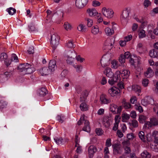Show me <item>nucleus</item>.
<instances>
[{
  "label": "nucleus",
  "instance_id": "4",
  "mask_svg": "<svg viewBox=\"0 0 158 158\" xmlns=\"http://www.w3.org/2000/svg\"><path fill=\"white\" fill-rule=\"evenodd\" d=\"M131 9L129 8H125L123 11L121 16V20L122 23H127L129 15Z\"/></svg>",
  "mask_w": 158,
  "mask_h": 158
},
{
  "label": "nucleus",
  "instance_id": "18",
  "mask_svg": "<svg viewBox=\"0 0 158 158\" xmlns=\"http://www.w3.org/2000/svg\"><path fill=\"white\" fill-rule=\"evenodd\" d=\"M130 74V72L128 70H123L122 73L120 72L119 74L120 76V75L123 77V79H127L129 77ZM119 78H120V77Z\"/></svg>",
  "mask_w": 158,
  "mask_h": 158
},
{
  "label": "nucleus",
  "instance_id": "8",
  "mask_svg": "<svg viewBox=\"0 0 158 158\" xmlns=\"http://www.w3.org/2000/svg\"><path fill=\"white\" fill-rule=\"evenodd\" d=\"M0 60L1 61H4L5 64L7 67H8L11 64L10 61L8 59L7 55L5 53H1Z\"/></svg>",
  "mask_w": 158,
  "mask_h": 158
},
{
  "label": "nucleus",
  "instance_id": "45",
  "mask_svg": "<svg viewBox=\"0 0 158 158\" xmlns=\"http://www.w3.org/2000/svg\"><path fill=\"white\" fill-rule=\"evenodd\" d=\"M151 5V2L149 0H144L143 3V6L146 8L150 6Z\"/></svg>",
  "mask_w": 158,
  "mask_h": 158
},
{
  "label": "nucleus",
  "instance_id": "58",
  "mask_svg": "<svg viewBox=\"0 0 158 158\" xmlns=\"http://www.w3.org/2000/svg\"><path fill=\"white\" fill-rule=\"evenodd\" d=\"M146 117L143 115H141L139 116V121L140 123H143L146 119Z\"/></svg>",
  "mask_w": 158,
  "mask_h": 158
},
{
  "label": "nucleus",
  "instance_id": "10",
  "mask_svg": "<svg viewBox=\"0 0 158 158\" xmlns=\"http://www.w3.org/2000/svg\"><path fill=\"white\" fill-rule=\"evenodd\" d=\"M114 41V40L113 39L106 40L104 44V46L105 47L104 49H111L113 47Z\"/></svg>",
  "mask_w": 158,
  "mask_h": 158
},
{
  "label": "nucleus",
  "instance_id": "17",
  "mask_svg": "<svg viewBox=\"0 0 158 158\" xmlns=\"http://www.w3.org/2000/svg\"><path fill=\"white\" fill-rule=\"evenodd\" d=\"M104 73L110 78H111L114 76L113 73L111 71V69L109 68H107L105 69L104 71Z\"/></svg>",
  "mask_w": 158,
  "mask_h": 158
},
{
  "label": "nucleus",
  "instance_id": "2",
  "mask_svg": "<svg viewBox=\"0 0 158 158\" xmlns=\"http://www.w3.org/2000/svg\"><path fill=\"white\" fill-rule=\"evenodd\" d=\"M85 116L83 114L80 118V120L77 122L78 125H80L84 121L85 126L82 129V130L84 131L89 132L90 131V128L89 121L85 119Z\"/></svg>",
  "mask_w": 158,
  "mask_h": 158
},
{
  "label": "nucleus",
  "instance_id": "6",
  "mask_svg": "<svg viewBox=\"0 0 158 158\" xmlns=\"http://www.w3.org/2000/svg\"><path fill=\"white\" fill-rule=\"evenodd\" d=\"M102 11L103 15L108 18H111L113 16L114 12L111 9L104 7L102 8Z\"/></svg>",
  "mask_w": 158,
  "mask_h": 158
},
{
  "label": "nucleus",
  "instance_id": "24",
  "mask_svg": "<svg viewBox=\"0 0 158 158\" xmlns=\"http://www.w3.org/2000/svg\"><path fill=\"white\" fill-rule=\"evenodd\" d=\"M149 55L151 57L156 58L158 56V52L154 49L152 50L149 52Z\"/></svg>",
  "mask_w": 158,
  "mask_h": 158
},
{
  "label": "nucleus",
  "instance_id": "47",
  "mask_svg": "<svg viewBox=\"0 0 158 158\" xmlns=\"http://www.w3.org/2000/svg\"><path fill=\"white\" fill-rule=\"evenodd\" d=\"M111 63L112 64L111 67L112 68L116 69L118 67V65L117 64V62L116 61L113 60L112 61Z\"/></svg>",
  "mask_w": 158,
  "mask_h": 158
},
{
  "label": "nucleus",
  "instance_id": "50",
  "mask_svg": "<svg viewBox=\"0 0 158 158\" xmlns=\"http://www.w3.org/2000/svg\"><path fill=\"white\" fill-rule=\"evenodd\" d=\"M125 58L124 57V56L123 55H121L119 59V62L122 64H122H123L125 62Z\"/></svg>",
  "mask_w": 158,
  "mask_h": 158
},
{
  "label": "nucleus",
  "instance_id": "41",
  "mask_svg": "<svg viewBox=\"0 0 158 158\" xmlns=\"http://www.w3.org/2000/svg\"><path fill=\"white\" fill-rule=\"evenodd\" d=\"M7 11L10 15H12L16 13V10L14 8L10 7L7 9Z\"/></svg>",
  "mask_w": 158,
  "mask_h": 158
},
{
  "label": "nucleus",
  "instance_id": "15",
  "mask_svg": "<svg viewBox=\"0 0 158 158\" xmlns=\"http://www.w3.org/2000/svg\"><path fill=\"white\" fill-rule=\"evenodd\" d=\"M112 147H113V152L115 154L121 153V151L120 145L115 144L112 145Z\"/></svg>",
  "mask_w": 158,
  "mask_h": 158
},
{
  "label": "nucleus",
  "instance_id": "51",
  "mask_svg": "<svg viewBox=\"0 0 158 158\" xmlns=\"http://www.w3.org/2000/svg\"><path fill=\"white\" fill-rule=\"evenodd\" d=\"M71 25L68 22H65L64 25V27L67 30H70L71 28Z\"/></svg>",
  "mask_w": 158,
  "mask_h": 158
},
{
  "label": "nucleus",
  "instance_id": "19",
  "mask_svg": "<svg viewBox=\"0 0 158 158\" xmlns=\"http://www.w3.org/2000/svg\"><path fill=\"white\" fill-rule=\"evenodd\" d=\"M153 72L151 68H149L147 71L144 73V76L147 78L152 77L153 75Z\"/></svg>",
  "mask_w": 158,
  "mask_h": 158
},
{
  "label": "nucleus",
  "instance_id": "61",
  "mask_svg": "<svg viewBox=\"0 0 158 158\" xmlns=\"http://www.w3.org/2000/svg\"><path fill=\"white\" fill-rule=\"evenodd\" d=\"M127 137L128 140H132L134 137V135L133 134L131 133L127 135Z\"/></svg>",
  "mask_w": 158,
  "mask_h": 158
},
{
  "label": "nucleus",
  "instance_id": "64",
  "mask_svg": "<svg viewBox=\"0 0 158 158\" xmlns=\"http://www.w3.org/2000/svg\"><path fill=\"white\" fill-rule=\"evenodd\" d=\"M111 139H108L106 140V146L107 147H109L111 146Z\"/></svg>",
  "mask_w": 158,
  "mask_h": 158
},
{
  "label": "nucleus",
  "instance_id": "11",
  "mask_svg": "<svg viewBox=\"0 0 158 158\" xmlns=\"http://www.w3.org/2000/svg\"><path fill=\"white\" fill-rule=\"evenodd\" d=\"M88 0H76V5L79 8L83 7L87 3Z\"/></svg>",
  "mask_w": 158,
  "mask_h": 158
},
{
  "label": "nucleus",
  "instance_id": "42",
  "mask_svg": "<svg viewBox=\"0 0 158 158\" xmlns=\"http://www.w3.org/2000/svg\"><path fill=\"white\" fill-rule=\"evenodd\" d=\"M99 32L98 27L97 26L93 27L92 32L94 34H97Z\"/></svg>",
  "mask_w": 158,
  "mask_h": 158
},
{
  "label": "nucleus",
  "instance_id": "56",
  "mask_svg": "<svg viewBox=\"0 0 158 158\" xmlns=\"http://www.w3.org/2000/svg\"><path fill=\"white\" fill-rule=\"evenodd\" d=\"M96 132L98 135H101L102 134L103 131L101 129L97 128L96 129Z\"/></svg>",
  "mask_w": 158,
  "mask_h": 158
},
{
  "label": "nucleus",
  "instance_id": "54",
  "mask_svg": "<svg viewBox=\"0 0 158 158\" xmlns=\"http://www.w3.org/2000/svg\"><path fill=\"white\" fill-rule=\"evenodd\" d=\"M92 5L93 6L97 7L100 6L101 3L98 1L94 0L93 1Z\"/></svg>",
  "mask_w": 158,
  "mask_h": 158
},
{
  "label": "nucleus",
  "instance_id": "59",
  "mask_svg": "<svg viewBox=\"0 0 158 158\" xmlns=\"http://www.w3.org/2000/svg\"><path fill=\"white\" fill-rule=\"evenodd\" d=\"M87 21L88 26L89 27H91L93 23L92 20L89 19H87Z\"/></svg>",
  "mask_w": 158,
  "mask_h": 158
},
{
  "label": "nucleus",
  "instance_id": "63",
  "mask_svg": "<svg viewBox=\"0 0 158 158\" xmlns=\"http://www.w3.org/2000/svg\"><path fill=\"white\" fill-rule=\"evenodd\" d=\"M147 99L148 104H151L152 105V103H154V100L151 97H148Z\"/></svg>",
  "mask_w": 158,
  "mask_h": 158
},
{
  "label": "nucleus",
  "instance_id": "46",
  "mask_svg": "<svg viewBox=\"0 0 158 158\" xmlns=\"http://www.w3.org/2000/svg\"><path fill=\"white\" fill-rule=\"evenodd\" d=\"M73 66L76 69V71L77 72H80L81 71L82 69V66L80 65H73Z\"/></svg>",
  "mask_w": 158,
  "mask_h": 158
},
{
  "label": "nucleus",
  "instance_id": "20",
  "mask_svg": "<svg viewBox=\"0 0 158 158\" xmlns=\"http://www.w3.org/2000/svg\"><path fill=\"white\" fill-rule=\"evenodd\" d=\"M87 12L90 16H94L98 14L96 10L94 8H89L87 10Z\"/></svg>",
  "mask_w": 158,
  "mask_h": 158
},
{
  "label": "nucleus",
  "instance_id": "38",
  "mask_svg": "<svg viewBox=\"0 0 158 158\" xmlns=\"http://www.w3.org/2000/svg\"><path fill=\"white\" fill-rule=\"evenodd\" d=\"M150 122H151L152 125L157 126L158 125V118H154L151 119Z\"/></svg>",
  "mask_w": 158,
  "mask_h": 158
},
{
  "label": "nucleus",
  "instance_id": "5",
  "mask_svg": "<svg viewBox=\"0 0 158 158\" xmlns=\"http://www.w3.org/2000/svg\"><path fill=\"white\" fill-rule=\"evenodd\" d=\"M120 71H116L114 76L110 78L108 80V82L109 83L112 85L117 82L118 80L121 81V78L120 77Z\"/></svg>",
  "mask_w": 158,
  "mask_h": 158
},
{
  "label": "nucleus",
  "instance_id": "22",
  "mask_svg": "<svg viewBox=\"0 0 158 158\" xmlns=\"http://www.w3.org/2000/svg\"><path fill=\"white\" fill-rule=\"evenodd\" d=\"M158 131L156 130L153 131L152 133V136L154 138V142L156 144H158Z\"/></svg>",
  "mask_w": 158,
  "mask_h": 158
},
{
  "label": "nucleus",
  "instance_id": "26",
  "mask_svg": "<svg viewBox=\"0 0 158 158\" xmlns=\"http://www.w3.org/2000/svg\"><path fill=\"white\" fill-rule=\"evenodd\" d=\"M138 136L141 140L143 142H146V138L145 134L143 131H139L138 134Z\"/></svg>",
  "mask_w": 158,
  "mask_h": 158
},
{
  "label": "nucleus",
  "instance_id": "48",
  "mask_svg": "<svg viewBox=\"0 0 158 158\" xmlns=\"http://www.w3.org/2000/svg\"><path fill=\"white\" fill-rule=\"evenodd\" d=\"M74 52L75 54V56H76V60L78 61H79L81 62H82L84 60V59L82 58L79 55L77 56V55H77L76 53L75 52V51H74L73 50V51H72V52Z\"/></svg>",
  "mask_w": 158,
  "mask_h": 158
},
{
  "label": "nucleus",
  "instance_id": "12",
  "mask_svg": "<svg viewBox=\"0 0 158 158\" xmlns=\"http://www.w3.org/2000/svg\"><path fill=\"white\" fill-rule=\"evenodd\" d=\"M57 68L56 62L55 60H51L49 63L48 68L51 72H54Z\"/></svg>",
  "mask_w": 158,
  "mask_h": 158
},
{
  "label": "nucleus",
  "instance_id": "31",
  "mask_svg": "<svg viewBox=\"0 0 158 158\" xmlns=\"http://www.w3.org/2000/svg\"><path fill=\"white\" fill-rule=\"evenodd\" d=\"M141 156L143 158H150L151 156L150 154L146 151L141 153Z\"/></svg>",
  "mask_w": 158,
  "mask_h": 158
},
{
  "label": "nucleus",
  "instance_id": "34",
  "mask_svg": "<svg viewBox=\"0 0 158 158\" xmlns=\"http://www.w3.org/2000/svg\"><path fill=\"white\" fill-rule=\"evenodd\" d=\"M132 89L134 91L138 93L140 92V87L137 85H134L132 86Z\"/></svg>",
  "mask_w": 158,
  "mask_h": 158
},
{
  "label": "nucleus",
  "instance_id": "33",
  "mask_svg": "<svg viewBox=\"0 0 158 158\" xmlns=\"http://www.w3.org/2000/svg\"><path fill=\"white\" fill-rule=\"evenodd\" d=\"M66 46L67 47L69 48H73L75 47V44H73V43L72 41H69L66 43Z\"/></svg>",
  "mask_w": 158,
  "mask_h": 158
},
{
  "label": "nucleus",
  "instance_id": "44",
  "mask_svg": "<svg viewBox=\"0 0 158 158\" xmlns=\"http://www.w3.org/2000/svg\"><path fill=\"white\" fill-rule=\"evenodd\" d=\"M57 119L59 122L61 123H63L65 120V118L63 115H58L57 117Z\"/></svg>",
  "mask_w": 158,
  "mask_h": 158
},
{
  "label": "nucleus",
  "instance_id": "35",
  "mask_svg": "<svg viewBox=\"0 0 158 158\" xmlns=\"http://www.w3.org/2000/svg\"><path fill=\"white\" fill-rule=\"evenodd\" d=\"M122 120L123 122H126L130 118V115L127 113H124L122 114Z\"/></svg>",
  "mask_w": 158,
  "mask_h": 158
},
{
  "label": "nucleus",
  "instance_id": "1",
  "mask_svg": "<svg viewBox=\"0 0 158 158\" xmlns=\"http://www.w3.org/2000/svg\"><path fill=\"white\" fill-rule=\"evenodd\" d=\"M18 69L23 72V74H31L35 70L33 66L28 63L20 64L18 67Z\"/></svg>",
  "mask_w": 158,
  "mask_h": 158
},
{
  "label": "nucleus",
  "instance_id": "29",
  "mask_svg": "<svg viewBox=\"0 0 158 158\" xmlns=\"http://www.w3.org/2000/svg\"><path fill=\"white\" fill-rule=\"evenodd\" d=\"M117 106L115 104H112L110 105V110L114 114L117 113Z\"/></svg>",
  "mask_w": 158,
  "mask_h": 158
},
{
  "label": "nucleus",
  "instance_id": "52",
  "mask_svg": "<svg viewBox=\"0 0 158 158\" xmlns=\"http://www.w3.org/2000/svg\"><path fill=\"white\" fill-rule=\"evenodd\" d=\"M152 135L150 133H148L145 136L146 138V141L147 140V141L148 142H150L152 141Z\"/></svg>",
  "mask_w": 158,
  "mask_h": 158
},
{
  "label": "nucleus",
  "instance_id": "16",
  "mask_svg": "<svg viewBox=\"0 0 158 158\" xmlns=\"http://www.w3.org/2000/svg\"><path fill=\"white\" fill-rule=\"evenodd\" d=\"M39 72L42 75H46L50 73L51 72L49 69L46 67H44L39 70Z\"/></svg>",
  "mask_w": 158,
  "mask_h": 158
},
{
  "label": "nucleus",
  "instance_id": "13",
  "mask_svg": "<svg viewBox=\"0 0 158 158\" xmlns=\"http://www.w3.org/2000/svg\"><path fill=\"white\" fill-rule=\"evenodd\" d=\"M100 103L102 104H108L110 102V99L107 98V96L106 95L102 94L100 97Z\"/></svg>",
  "mask_w": 158,
  "mask_h": 158
},
{
  "label": "nucleus",
  "instance_id": "43",
  "mask_svg": "<svg viewBox=\"0 0 158 158\" xmlns=\"http://www.w3.org/2000/svg\"><path fill=\"white\" fill-rule=\"evenodd\" d=\"M10 60L11 62L14 61L15 62H17L18 61V58L15 54H12L11 55Z\"/></svg>",
  "mask_w": 158,
  "mask_h": 158
},
{
  "label": "nucleus",
  "instance_id": "49",
  "mask_svg": "<svg viewBox=\"0 0 158 158\" xmlns=\"http://www.w3.org/2000/svg\"><path fill=\"white\" fill-rule=\"evenodd\" d=\"M135 108L140 113H142L143 111L142 107L139 105H136L135 106Z\"/></svg>",
  "mask_w": 158,
  "mask_h": 158
},
{
  "label": "nucleus",
  "instance_id": "53",
  "mask_svg": "<svg viewBox=\"0 0 158 158\" xmlns=\"http://www.w3.org/2000/svg\"><path fill=\"white\" fill-rule=\"evenodd\" d=\"M29 30L31 31L37 32L38 31L37 29L35 28L33 25H31L29 26Z\"/></svg>",
  "mask_w": 158,
  "mask_h": 158
},
{
  "label": "nucleus",
  "instance_id": "14",
  "mask_svg": "<svg viewBox=\"0 0 158 158\" xmlns=\"http://www.w3.org/2000/svg\"><path fill=\"white\" fill-rule=\"evenodd\" d=\"M97 151V149L96 147L94 145H91L88 148V153L89 157L90 158H92L94 154Z\"/></svg>",
  "mask_w": 158,
  "mask_h": 158
},
{
  "label": "nucleus",
  "instance_id": "9",
  "mask_svg": "<svg viewBox=\"0 0 158 158\" xmlns=\"http://www.w3.org/2000/svg\"><path fill=\"white\" fill-rule=\"evenodd\" d=\"M120 93V90L115 87L111 88L108 90V93L112 97L115 96Z\"/></svg>",
  "mask_w": 158,
  "mask_h": 158
},
{
  "label": "nucleus",
  "instance_id": "40",
  "mask_svg": "<svg viewBox=\"0 0 158 158\" xmlns=\"http://www.w3.org/2000/svg\"><path fill=\"white\" fill-rule=\"evenodd\" d=\"M122 144L123 148L126 147H129L130 145V143L129 141L128 140H124L122 143Z\"/></svg>",
  "mask_w": 158,
  "mask_h": 158
},
{
  "label": "nucleus",
  "instance_id": "55",
  "mask_svg": "<svg viewBox=\"0 0 158 158\" xmlns=\"http://www.w3.org/2000/svg\"><path fill=\"white\" fill-rule=\"evenodd\" d=\"M74 59L72 57H69V56H68L66 60L67 63L72 64L73 63V60Z\"/></svg>",
  "mask_w": 158,
  "mask_h": 158
},
{
  "label": "nucleus",
  "instance_id": "27",
  "mask_svg": "<svg viewBox=\"0 0 158 158\" xmlns=\"http://www.w3.org/2000/svg\"><path fill=\"white\" fill-rule=\"evenodd\" d=\"M105 31L107 35H111L114 33V30L108 27L105 29Z\"/></svg>",
  "mask_w": 158,
  "mask_h": 158
},
{
  "label": "nucleus",
  "instance_id": "23",
  "mask_svg": "<svg viewBox=\"0 0 158 158\" xmlns=\"http://www.w3.org/2000/svg\"><path fill=\"white\" fill-rule=\"evenodd\" d=\"M38 93L40 96H44L48 93V92L47 90L45 88H42L39 89Z\"/></svg>",
  "mask_w": 158,
  "mask_h": 158
},
{
  "label": "nucleus",
  "instance_id": "37",
  "mask_svg": "<svg viewBox=\"0 0 158 158\" xmlns=\"http://www.w3.org/2000/svg\"><path fill=\"white\" fill-rule=\"evenodd\" d=\"M55 143L58 145L62 144L63 142V139L61 138H58L57 137H55L54 138Z\"/></svg>",
  "mask_w": 158,
  "mask_h": 158
},
{
  "label": "nucleus",
  "instance_id": "25",
  "mask_svg": "<svg viewBox=\"0 0 158 158\" xmlns=\"http://www.w3.org/2000/svg\"><path fill=\"white\" fill-rule=\"evenodd\" d=\"M8 102L4 100H0V110L6 107Z\"/></svg>",
  "mask_w": 158,
  "mask_h": 158
},
{
  "label": "nucleus",
  "instance_id": "28",
  "mask_svg": "<svg viewBox=\"0 0 158 158\" xmlns=\"http://www.w3.org/2000/svg\"><path fill=\"white\" fill-rule=\"evenodd\" d=\"M78 30L82 32H85L87 31V29L85 26L82 24H80L77 27Z\"/></svg>",
  "mask_w": 158,
  "mask_h": 158
},
{
  "label": "nucleus",
  "instance_id": "60",
  "mask_svg": "<svg viewBox=\"0 0 158 158\" xmlns=\"http://www.w3.org/2000/svg\"><path fill=\"white\" fill-rule=\"evenodd\" d=\"M149 83L148 80L147 79H144L142 81V84L144 86L146 87L148 86Z\"/></svg>",
  "mask_w": 158,
  "mask_h": 158
},
{
  "label": "nucleus",
  "instance_id": "57",
  "mask_svg": "<svg viewBox=\"0 0 158 158\" xmlns=\"http://www.w3.org/2000/svg\"><path fill=\"white\" fill-rule=\"evenodd\" d=\"M153 110L154 112L157 110L156 113L157 115L158 116V104L157 103H154L153 105Z\"/></svg>",
  "mask_w": 158,
  "mask_h": 158
},
{
  "label": "nucleus",
  "instance_id": "36",
  "mask_svg": "<svg viewBox=\"0 0 158 158\" xmlns=\"http://www.w3.org/2000/svg\"><path fill=\"white\" fill-rule=\"evenodd\" d=\"M145 32L144 30H139V37L141 39L145 37L146 36Z\"/></svg>",
  "mask_w": 158,
  "mask_h": 158
},
{
  "label": "nucleus",
  "instance_id": "32",
  "mask_svg": "<svg viewBox=\"0 0 158 158\" xmlns=\"http://www.w3.org/2000/svg\"><path fill=\"white\" fill-rule=\"evenodd\" d=\"M103 124L106 127H108L110 125V122L108 118H104L103 120Z\"/></svg>",
  "mask_w": 158,
  "mask_h": 158
},
{
  "label": "nucleus",
  "instance_id": "21",
  "mask_svg": "<svg viewBox=\"0 0 158 158\" xmlns=\"http://www.w3.org/2000/svg\"><path fill=\"white\" fill-rule=\"evenodd\" d=\"M88 94V92L86 90L83 91L81 95L80 100L81 102L85 101L86 97Z\"/></svg>",
  "mask_w": 158,
  "mask_h": 158
},
{
  "label": "nucleus",
  "instance_id": "62",
  "mask_svg": "<svg viewBox=\"0 0 158 158\" xmlns=\"http://www.w3.org/2000/svg\"><path fill=\"white\" fill-rule=\"evenodd\" d=\"M67 70H63L61 73V78H63L67 74Z\"/></svg>",
  "mask_w": 158,
  "mask_h": 158
},
{
  "label": "nucleus",
  "instance_id": "7",
  "mask_svg": "<svg viewBox=\"0 0 158 158\" xmlns=\"http://www.w3.org/2000/svg\"><path fill=\"white\" fill-rule=\"evenodd\" d=\"M110 57L109 55H104L101 60V64L103 67L108 66L110 63Z\"/></svg>",
  "mask_w": 158,
  "mask_h": 158
},
{
  "label": "nucleus",
  "instance_id": "3",
  "mask_svg": "<svg viewBox=\"0 0 158 158\" xmlns=\"http://www.w3.org/2000/svg\"><path fill=\"white\" fill-rule=\"evenodd\" d=\"M59 37L56 34H54L51 36V44L54 50L55 49L59 44ZM54 52V50L53 51Z\"/></svg>",
  "mask_w": 158,
  "mask_h": 158
},
{
  "label": "nucleus",
  "instance_id": "30",
  "mask_svg": "<svg viewBox=\"0 0 158 158\" xmlns=\"http://www.w3.org/2000/svg\"><path fill=\"white\" fill-rule=\"evenodd\" d=\"M80 108L81 110L82 111H85L88 110V106L86 103L83 102L82 103L80 106Z\"/></svg>",
  "mask_w": 158,
  "mask_h": 158
},
{
  "label": "nucleus",
  "instance_id": "39",
  "mask_svg": "<svg viewBox=\"0 0 158 158\" xmlns=\"http://www.w3.org/2000/svg\"><path fill=\"white\" fill-rule=\"evenodd\" d=\"M124 107L126 109L130 108L131 107V105L128 102H126L124 100L122 102Z\"/></svg>",
  "mask_w": 158,
  "mask_h": 158
}]
</instances>
